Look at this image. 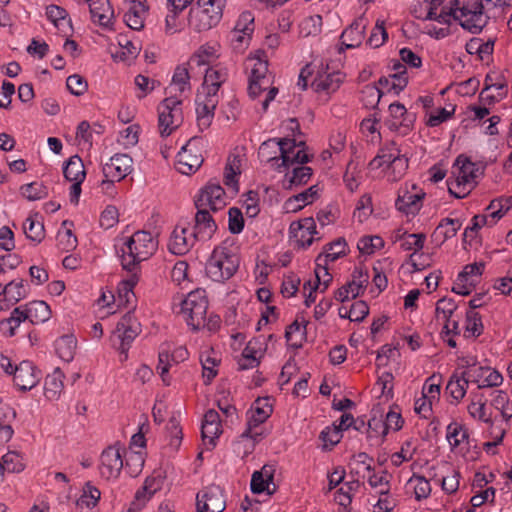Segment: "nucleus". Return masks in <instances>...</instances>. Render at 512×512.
<instances>
[{
    "label": "nucleus",
    "instance_id": "nucleus-1",
    "mask_svg": "<svg viewBox=\"0 0 512 512\" xmlns=\"http://www.w3.org/2000/svg\"><path fill=\"white\" fill-rule=\"evenodd\" d=\"M240 258L233 241L225 240L215 247L205 266L206 275L215 282L229 280L238 270Z\"/></svg>",
    "mask_w": 512,
    "mask_h": 512
},
{
    "label": "nucleus",
    "instance_id": "nucleus-2",
    "mask_svg": "<svg viewBox=\"0 0 512 512\" xmlns=\"http://www.w3.org/2000/svg\"><path fill=\"white\" fill-rule=\"evenodd\" d=\"M489 7L484 0H452L451 22H458L463 29L471 33H479L488 23Z\"/></svg>",
    "mask_w": 512,
    "mask_h": 512
},
{
    "label": "nucleus",
    "instance_id": "nucleus-3",
    "mask_svg": "<svg viewBox=\"0 0 512 512\" xmlns=\"http://www.w3.org/2000/svg\"><path fill=\"white\" fill-rule=\"evenodd\" d=\"M208 300L206 291L196 289L191 291L181 302V313L185 321L193 330H199L207 327L208 330H215L219 325L217 316L210 317L207 321Z\"/></svg>",
    "mask_w": 512,
    "mask_h": 512
},
{
    "label": "nucleus",
    "instance_id": "nucleus-4",
    "mask_svg": "<svg viewBox=\"0 0 512 512\" xmlns=\"http://www.w3.org/2000/svg\"><path fill=\"white\" fill-rule=\"evenodd\" d=\"M271 413L272 405L267 398L257 399L248 411L247 429L240 435L237 442V449L243 451L244 455L249 454L255 444L263 438L259 426L266 421Z\"/></svg>",
    "mask_w": 512,
    "mask_h": 512
},
{
    "label": "nucleus",
    "instance_id": "nucleus-5",
    "mask_svg": "<svg viewBox=\"0 0 512 512\" xmlns=\"http://www.w3.org/2000/svg\"><path fill=\"white\" fill-rule=\"evenodd\" d=\"M249 61L252 63L248 86L249 96L255 99L259 97L262 92H266L265 98L262 101V108L266 111L269 103L278 93V89L272 87L273 77L268 72V63L266 60L260 57H253L249 59Z\"/></svg>",
    "mask_w": 512,
    "mask_h": 512
},
{
    "label": "nucleus",
    "instance_id": "nucleus-6",
    "mask_svg": "<svg viewBox=\"0 0 512 512\" xmlns=\"http://www.w3.org/2000/svg\"><path fill=\"white\" fill-rule=\"evenodd\" d=\"M452 177L448 180V190L456 198H463L473 188L479 175V168L464 156H458L453 167Z\"/></svg>",
    "mask_w": 512,
    "mask_h": 512
},
{
    "label": "nucleus",
    "instance_id": "nucleus-7",
    "mask_svg": "<svg viewBox=\"0 0 512 512\" xmlns=\"http://www.w3.org/2000/svg\"><path fill=\"white\" fill-rule=\"evenodd\" d=\"M459 366L463 369L460 375L477 384L479 389L499 386L503 381V377L499 372L488 366L479 365L475 357L461 358Z\"/></svg>",
    "mask_w": 512,
    "mask_h": 512
},
{
    "label": "nucleus",
    "instance_id": "nucleus-8",
    "mask_svg": "<svg viewBox=\"0 0 512 512\" xmlns=\"http://www.w3.org/2000/svg\"><path fill=\"white\" fill-rule=\"evenodd\" d=\"M141 332V324L131 311H128L109 337L112 347H131L133 341Z\"/></svg>",
    "mask_w": 512,
    "mask_h": 512
},
{
    "label": "nucleus",
    "instance_id": "nucleus-9",
    "mask_svg": "<svg viewBox=\"0 0 512 512\" xmlns=\"http://www.w3.org/2000/svg\"><path fill=\"white\" fill-rule=\"evenodd\" d=\"M218 102V91L201 86L195 99L197 124L201 130L211 125Z\"/></svg>",
    "mask_w": 512,
    "mask_h": 512
},
{
    "label": "nucleus",
    "instance_id": "nucleus-10",
    "mask_svg": "<svg viewBox=\"0 0 512 512\" xmlns=\"http://www.w3.org/2000/svg\"><path fill=\"white\" fill-rule=\"evenodd\" d=\"M224 189L215 183H209L203 187L195 198L197 209H206L212 212L222 210L226 206Z\"/></svg>",
    "mask_w": 512,
    "mask_h": 512
},
{
    "label": "nucleus",
    "instance_id": "nucleus-11",
    "mask_svg": "<svg viewBox=\"0 0 512 512\" xmlns=\"http://www.w3.org/2000/svg\"><path fill=\"white\" fill-rule=\"evenodd\" d=\"M280 148L279 169L309 161L303 142L297 143L294 139L282 138L280 139Z\"/></svg>",
    "mask_w": 512,
    "mask_h": 512
},
{
    "label": "nucleus",
    "instance_id": "nucleus-12",
    "mask_svg": "<svg viewBox=\"0 0 512 512\" xmlns=\"http://www.w3.org/2000/svg\"><path fill=\"white\" fill-rule=\"evenodd\" d=\"M183 122L181 100L168 97L162 104V136L170 135Z\"/></svg>",
    "mask_w": 512,
    "mask_h": 512
},
{
    "label": "nucleus",
    "instance_id": "nucleus-13",
    "mask_svg": "<svg viewBox=\"0 0 512 512\" xmlns=\"http://www.w3.org/2000/svg\"><path fill=\"white\" fill-rule=\"evenodd\" d=\"M123 468L121 447L119 444L109 446L101 454L100 474L103 478L116 479Z\"/></svg>",
    "mask_w": 512,
    "mask_h": 512
},
{
    "label": "nucleus",
    "instance_id": "nucleus-14",
    "mask_svg": "<svg viewBox=\"0 0 512 512\" xmlns=\"http://www.w3.org/2000/svg\"><path fill=\"white\" fill-rule=\"evenodd\" d=\"M253 21L254 19L249 12L240 16L234 30L230 33V40L235 51L243 52L248 47L254 30Z\"/></svg>",
    "mask_w": 512,
    "mask_h": 512
},
{
    "label": "nucleus",
    "instance_id": "nucleus-15",
    "mask_svg": "<svg viewBox=\"0 0 512 512\" xmlns=\"http://www.w3.org/2000/svg\"><path fill=\"white\" fill-rule=\"evenodd\" d=\"M224 509L225 500L219 486L211 485L197 495L198 512H222Z\"/></svg>",
    "mask_w": 512,
    "mask_h": 512
},
{
    "label": "nucleus",
    "instance_id": "nucleus-16",
    "mask_svg": "<svg viewBox=\"0 0 512 512\" xmlns=\"http://www.w3.org/2000/svg\"><path fill=\"white\" fill-rule=\"evenodd\" d=\"M289 231L291 238L302 248L309 247L315 239L314 236L318 234L315 221L311 217L292 222Z\"/></svg>",
    "mask_w": 512,
    "mask_h": 512
},
{
    "label": "nucleus",
    "instance_id": "nucleus-17",
    "mask_svg": "<svg viewBox=\"0 0 512 512\" xmlns=\"http://www.w3.org/2000/svg\"><path fill=\"white\" fill-rule=\"evenodd\" d=\"M411 189L412 191L408 187L401 188L395 202L396 208L407 215H414L420 210L425 195L415 185H412Z\"/></svg>",
    "mask_w": 512,
    "mask_h": 512
},
{
    "label": "nucleus",
    "instance_id": "nucleus-18",
    "mask_svg": "<svg viewBox=\"0 0 512 512\" xmlns=\"http://www.w3.org/2000/svg\"><path fill=\"white\" fill-rule=\"evenodd\" d=\"M133 160L128 154H115L103 165L102 172L105 178L121 181L132 171Z\"/></svg>",
    "mask_w": 512,
    "mask_h": 512
},
{
    "label": "nucleus",
    "instance_id": "nucleus-19",
    "mask_svg": "<svg viewBox=\"0 0 512 512\" xmlns=\"http://www.w3.org/2000/svg\"><path fill=\"white\" fill-rule=\"evenodd\" d=\"M196 239L195 234L189 232L186 226L177 225L171 233L167 247L172 254L183 255L192 248Z\"/></svg>",
    "mask_w": 512,
    "mask_h": 512
},
{
    "label": "nucleus",
    "instance_id": "nucleus-20",
    "mask_svg": "<svg viewBox=\"0 0 512 512\" xmlns=\"http://www.w3.org/2000/svg\"><path fill=\"white\" fill-rule=\"evenodd\" d=\"M221 432L219 414L213 409L208 410L204 415L201 426L203 444L207 449H212L215 446L216 439Z\"/></svg>",
    "mask_w": 512,
    "mask_h": 512
},
{
    "label": "nucleus",
    "instance_id": "nucleus-21",
    "mask_svg": "<svg viewBox=\"0 0 512 512\" xmlns=\"http://www.w3.org/2000/svg\"><path fill=\"white\" fill-rule=\"evenodd\" d=\"M343 79L344 77L339 71H320L312 81L311 87L317 93L330 95L339 89Z\"/></svg>",
    "mask_w": 512,
    "mask_h": 512
},
{
    "label": "nucleus",
    "instance_id": "nucleus-22",
    "mask_svg": "<svg viewBox=\"0 0 512 512\" xmlns=\"http://www.w3.org/2000/svg\"><path fill=\"white\" fill-rule=\"evenodd\" d=\"M13 381L19 390L28 391L37 385L39 376L31 362L22 361L15 366Z\"/></svg>",
    "mask_w": 512,
    "mask_h": 512
},
{
    "label": "nucleus",
    "instance_id": "nucleus-23",
    "mask_svg": "<svg viewBox=\"0 0 512 512\" xmlns=\"http://www.w3.org/2000/svg\"><path fill=\"white\" fill-rule=\"evenodd\" d=\"M158 235V230L154 231V235L152 232L143 230L134 233L133 236L129 238L130 244L137 245L138 247L137 252H135L138 258H142L144 261L157 250L158 241L154 239V236L158 237Z\"/></svg>",
    "mask_w": 512,
    "mask_h": 512
},
{
    "label": "nucleus",
    "instance_id": "nucleus-24",
    "mask_svg": "<svg viewBox=\"0 0 512 512\" xmlns=\"http://www.w3.org/2000/svg\"><path fill=\"white\" fill-rule=\"evenodd\" d=\"M203 163V158L200 154L194 153L189 142L183 146L181 151L178 152L176 169L184 175L195 173Z\"/></svg>",
    "mask_w": 512,
    "mask_h": 512
},
{
    "label": "nucleus",
    "instance_id": "nucleus-25",
    "mask_svg": "<svg viewBox=\"0 0 512 512\" xmlns=\"http://www.w3.org/2000/svg\"><path fill=\"white\" fill-rule=\"evenodd\" d=\"M158 490H160V474L153 473L145 479L142 489L136 492L128 512H138Z\"/></svg>",
    "mask_w": 512,
    "mask_h": 512
},
{
    "label": "nucleus",
    "instance_id": "nucleus-26",
    "mask_svg": "<svg viewBox=\"0 0 512 512\" xmlns=\"http://www.w3.org/2000/svg\"><path fill=\"white\" fill-rule=\"evenodd\" d=\"M274 469L270 465H264L260 471H255L251 478V490L253 493L271 495L276 487L273 483Z\"/></svg>",
    "mask_w": 512,
    "mask_h": 512
},
{
    "label": "nucleus",
    "instance_id": "nucleus-27",
    "mask_svg": "<svg viewBox=\"0 0 512 512\" xmlns=\"http://www.w3.org/2000/svg\"><path fill=\"white\" fill-rule=\"evenodd\" d=\"M212 211L197 209L195 215V237L200 240H208L217 229L215 220L211 215Z\"/></svg>",
    "mask_w": 512,
    "mask_h": 512
},
{
    "label": "nucleus",
    "instance_id": "nucleus-28",
    "mask_svg": "<svg viewBox=\"0 0 512 512\" xmlns=\"http://www.w3.org/2000/svg\"><path fill=\"white\" fill-rule=\"evenodd\" d=\"M394 69L396 70L394 74L379 79L378 84L381 90H383V93L394 92L395 94H398L407 85L408 81L407 77L405 76V66L398 63L394 65Z\"/></svg>",
    "mask_w": 512,
    "mask_h": 512
},
{
    "label": "nucleus",
    "instance_id": "nucleus-29",
    "mask_svg": "<svg viewBox=\"0 0 512 512\" xmlns=\"http://www.w3.org/2000/svg\"><path fill=\"white\" fill-rule=\"evenodd\" d=\"M367 27V20L364 16H360L356 19L341 35L342 44L346 48L358 47L363 39L364 32Z\"/></svg>",
    "mask_w": 512,
    "mask_h": 512
},
{
    "label": "nucleus",
    "instance_id": "nucleus-30",
    "mask_svg": "<svg viewBox=\"0 0 512 512\" xmlns=\"http://www.w3.org/2000/svg\"><path fill=\"white\" fill-rule=\"evenodd\" d=\"M190 26L197 32L207 31L219 23L218 14L209 15L206 10H202L199 6L190 11Z\"/></svg>",
    "mask_w": 512,
    "mask_h": 512
},
{
    "label": "nucleus",
    "instance_id": "nucleus-31",
    "mask_svg": "<svg viewBox=\"0 0 512 512\" xmlns=\"http://www.w3.org/2000/svg\"><path fill=\"white\" fill-rule=\"evenodd\" d=\"M91 18L101 26H108L113 18L109 0H87Z\"/></svg>",
    "mask_w": 512,
    "mask_h": 512
},
{
    "label": "nucleus",
    "instance_id": "nucleus-32",
    "mask_svg": "<svg viewBox=\"0 0 512 512\" xmlns=\"http://www.w3.org/2000/svg\"><path fill=\"white\" fill-rule=\"evenodd\" d=\"M488 210H493L489 215H476L473 217L471 227L466 228L465 235L468 231H474L483 226H493L500 218L504 216L503 205L501 201H492L488 206Z\"/></svg>",
    "mask_w": 512,
    "mask_h": 512
},
{
    "label": "nucleus",
    "instance_id": "nucleus-33",
    "mask_svg": "<svg viewBox=\"0 0 512 512\" xmlns=\"http://www.w3.org/2000/svg\"><path fill=\"white\" fill-rule=\"evenodd\" d=\"M22 308L25 312L24 318H27L32 324L44 323L51 316V310L44 301L35 300L22 305Z\"/></svg>",
    "mask_w": 512,
    "mask_h": 512
},
{
    "label": "nucleus",
    "instance_id": "nucleus-34",
    "mask_svg": "<svg viewBox=\"0 0 512 512\" xmlns=\"http://www.w3.org/2000/svg\"><path fill=\"white\" fill-rule=\"evenodd\" d=\"M280 150V139H269L260 145L258 156L262 162L270 163L274 169L279 170Z\"/></svg>",
    "mask_w": 512,
    "mask_h": 512
},
{
    "label": "nucleus",
    "instance_id": "nucleus-35",
    "mask_svg": "<svg viewBox=\"0 0 512 512\" xmlns=\"http://www.w3.org/2000/svg\"><path fill=\"white\" fill-rule=\"evenodd\" d=\"M190 76L187 64L178 65L173 73L171 83L166 89L173 94L172 97H177V94H182L185 90L190 89Z\"/></svg>",
    "mask_w": 512,
    "mask_h": 512
},
{
    "label": "nucleus",
    "instance_id": "nucleus-36",
    "mask_svg": "<svg viewBox=\"0 0 512 512\" xmlns=\"http://www.w3.org/2000/svg\"><path fill=\"white\" fill-rule=\"evenodd\" d=\"M243 158L239 154H231L225 166L224 182L228 188L234 192L238 191L237 176L241 173Z\"/></svg>",
    "mask_w": 512,
    "mask_h": 512
},
{
    "label": "nucleus",
    "instance_id": "nucleus-37",
    "mask_svg": "<svg viewBox=\"0 0 512 512\" xmlns=\"http://www.w3.org/2000/svg\"><path fill=\"white\" fill-rule=\"evenodd\" d=\"M64 374L59 368H56L51 374L47 375L44 383V395L50 400H57L63 390Z\"/></svg>",
    "mask_w": 512,
    "mask_h": 512
},
{
    "label": "nucleus",
    "instance_id": "nucleus-38",
    "mask_svg": "<svg viewBox=\"0 0 512 512\" xmlns=\"http://www.w3.org/2000/svg\"><path fill=\"white\" fill-rule=\"evenodd\" d=\"M218 48L219 45L217 44L206 43L201 45L191 56L188 64L198 67L210 64L218 58Z\"/></svg>",
    "mask_w": 512,
    "mask_h": 512
},
{
    "label": "nucleus",
    "instance_id": "nucleus-39",
    "mask_svg": "<svg viewBox=\"0 0 512 512\" xmlns=\"http://www.w3.org/2000/svg\"><path fill=\"white\" fill-rule=\"evenodd\" d=\"M187 356L188 352L185 348L177 347L171 350L170 346L167 345L165 349V359L162 357V385H170V381L164 377V374L167 373L174 364L184 361Z\"/></svg>",
    "mask_w": 512,
    "mask_h": 512
},
{
    "label": "nucleus",
    "instance_id": "nucleus-40",
    "mask_svg": "<svg viewBox=\"0 0 512 512\" xmlns=\"http://www.w3.org/2000/svg\"><path fill=\"white\" fill-rule=\"evenodd\" d=\"M166 441L164 448L166 453L171 455L178 451L182 444L183 433L178 421L173 417L166 428Z\"/></svg>",
    "mask_w": 512,
    "mask_h": 512
},
{
    "label": "nucleus",
    "instance_id": "nucleus-41",
    "mask_svg": "<svg viewBox=\"0 0 512 512\" xmlns=\"http://www.w3.org/2000/svg\"><path fill=\"white\" fill-rule=\"evenodd\" d=\"M444 0H429L425 20H434L441 24H451L450 5L443 6Z\"/></svg>",
    "mask_w": 512,
    "mask_h": 512
},
{
    "label": "nucleus",
    "instance_id": "nucleus-42",
    "mask_svg": "<svg viewBox=\"0 0 512 512\" xmlns=\"http://www.w3.org/2000/svg\"><path fill=\"white\" fill-rule=\"evenodd\" d=\"M63 174L70 182L84 181L86 172L82 159L78 155L71 156L63 167Z\"/></svg>",
    "mask_w": 512,
    "mask_h": 512
},
{
    "label": "nucleus",
    "instance_id": "nucleus-43",
    "mask_svg": "<svg viewBox=\"0 0 512 512\" xmlns=\"http://www.w3.org/2000/svg\"><path fill=\"white\" fill-rule=\"evenodd\" d=\"M137 245L130 244V239L128 238L123 244L120 250L118 251L119 257L121 258V264L123 269L127 271H133L137 264H139L142 258H138L135 252H137Z\"/></svg>",
    "mask_w": 512,
    "mask_h": 512
},
{
    "label": "nucleus",
    "instance_id": "nucleus-44",
    "mask_svg": "<svg viewBox=\"0 0 512 512\" xmlns=\"http://www.w3.org/2000/svg\"><path fill=\"white\" fill-rule=\"evenodd\" d=\"M312 175V169L307 166L295 167L292 174H286L282 186L285 189H292L295 186H300L307 183Z\"/></svg>",
    "mask_w": 512,
    "mask_h": 512
},
{
    "label": "nucleus",
    "instance_id": "nucleus-45",
    "mask_svg": "<svg viewBox=\"0 0 512 512\" xmlns=\"http://www.w3.org/2000/svg\"><path fill=\"white\" fill-rule=\"evenodd\" d=\"M462 223L458 219L445 218L437 226L434 232V237L440 239V243L453 238L458 230L461 228Z\"/></svg>",
    "mask_w": 512,
    "mask_h": 512
},
{
    "label": "nucleus",
    "instance_id": "nucleus-46",
    "mask_svg": "<svg viewBox=\"0 0 512 512\" xmlns=\"http://www.w3.org/2000/svg\"><path fill=\"white\" fill-rule=\"evenodd\" d=\"M469 382L470 379L458 373L451 376L446 389L457 403L465 397Z\"/></svg>",
    "mask_w": 512,
    "mask_h": 512
},
{
    "label": "nucleus",
    "instance_id": "nucleus-47",
    "mask_svg": "<svg viewBox=\"0 0 512 512\" xmlns=\"http://www.w3.org/2000/svg\"><path fill=\"white\" fill-rule=\"evenodd\" d=\"M76 346V338L72 335H64L55 342V349L58 356L66 362L74 358Z\"/></svg>",
    "mask_w": 512,
    "mask_h": 512
},
{
    "label": "nucleus",
    "instance_id": "nucleus-48",
    "mask_svg": "<svg viewBox=\"0 0 512 512\" xmlns=\"http://www.w3.org/2000/svg\"><path fill=\"white\" fill-rule=\"evenodd\" d=\"M491 405L500 410L502 417L505 420H509L512 418V402L510 398L504 390H494L491 393Z\"/></svg>",
    "mask_w": 512,
    "mask_h": 512
},
{
    "label": "nucleus",
    "instance_id": "nucleus-49",
    "mask_svg": "<svg viewBox=\"0 0 512 512\" xmlns=\"http://www.w3.org/2000/svg\"><path fill=\"white\" fill-rule=\"evenodd\" d=\"M226 79L227 73L224 68L219 66L210 67L205 72L202 87L219 91Z\"/></svg>",
    "mask_w": 512,
    "mask_h": 512
},
{
    "label": "nucleus",
    "instance_id": "nucleus-50",
    "mask_svg": "<svg viewBox=\"0 0 512 512\" xmlns=\"http://www.w3.org/2000/svg\"><path fill=\"white\" fill-rule=\"evenodd\" d=\"M389 119L386 121L389 129L398 130L400 126H408L407 110L404 105L400 103H392L389 105Z\"/></svg>",
    "mask_w": 512,
    "mask_h": 512
},
{
    "label": "nucleus",
    "instance_id": "nucleus-51",
    "mask_svg": "<svg viewBox=\"0 0 512 512\" xmlns=\"http://www.w3.org/2000/svg\"><path fill=\"white\" fill-rule=\"evenodd\" d=\"M426 236L423 233L409 234L407 232L396 236V241L400 242V247L405 251L413 250L414 253L420 251L425 242Z\"/></svg>",
    "mask_w": 512,
    "mask_h": 512
},
{
    "label": "nucleus",
    "instance_id": "nucleus-52",
    "mask_svg": "<svg viewBox=\"0 0 512 512\" xmlns=\"http://www.w3.org/2000/svg\"><path fill=\"white\" fill-rule=\"evenodd\" d=\"M46 16L60 30H64L65 27L71 28V19L63 7L58 5L47 6Z\"/></svg>",
    "mask_w": 512,
    "mask_h": 512
},
{
    "label": "nucleus",
    "instance_id": "nucleus-53",
    "mask_svg": "<svg viewBox=\"0 0 512 512\" xmlns=\"http://www.w3.org/2000/svg\"><path fill=\"white\" fill-rule=\"evenodd\" d=\"M100 497V490L91 482H86L83 486L81 496L76 501V505L79 507L93 508L97 505Z\"/></svg>",
    "mask_w": 512,
    "mask_h": 512
},
{
    "label": "nucleus",
    "instance_id": "nucleus-54",
    "mask_svg": "<svg viewBox=\"0 0 512 512\" xmlns=\"http://www.w3.org/2000/svg\"><path fill=\"white\" fill-rule=\"evenodd\" d=\"M396 154H401V150L396 146L395 142H391L385 147L381 148L377 156L370 162L373 169H378L388 165L393 161Z\"/></svg>",
    "mask_w": 512,
    "mask_h": 512
},
{
    "label": "nucleus",
    "instance_id": "nucleus-55",
    "mask_svg": "<svg viewBox=\"0 0 512 512\" xmlns=\"http://www.w3.org/2000/svg\"><path fill=\"white\" fill-rule=\"evenodd\" d=\"M25 312L22 308V306L16 307L12 312L9 318L3 319L0 322V329L2 332L7 334L8 336H13L15 334L16 328L19 327V325L27 320V318H24Z\"/></svg>",
    "mask_w": 512,
    "mask_h": 512
},
{
    "label": "nucleus",
    "instance_id": "nucleus-56",
    "mask_svg": "<svg viewBox=\"0 0 512 512\" xmlns=\"http://www.w3.org/2000/svg\"><path fill=\"white\" fill-rule=\"evenodd\" d=\"M21 195L28 201H36L48 196L47 187L40 182H31L20 187Z\"/></svg>",
    "mask_w": 512,
    "mask_h": 512
},
{
    "label": "nucleus",
    "instance_id": "nucleus-57",
    "mask_svg": "<svg viewBox=\"0 0 512 512\" xmlns=\"http://www.w3.org/2000/svg\"><path fill=\"white\" fill-rule=\"evenodd\" d=\"M23 231L29 240L36 243H40L44 238V225L32 216L28 217L24 222Z\"/></svg>",
    "mask_w": 512,
    "mask_h": 512
},
{
    "label": "nucleus",
    "instance_id": "nucleus-58",
    "mask_svg": "<svg viewBox=\"0 0 512 512\" xmlns=\"http://www.w3.org/2000/svg\"><path fill=\"white\" fill-rule=\"evenodd\" d=\"M483 269L484 264L481 262L469 264L464 267L463 271L458 276L460 277V281L467 283L469 286L475 287Z\"/></svg>",
    "mask_w": 512,
    "mask_h": 512
},
{
    "label": "nucleus",
    "instance_id": "nucleus-59",
    "mask_svg": "<svg viewBox=\"0 0 512 512\" xmlns=\"http://www.w3.org/2000/svg\"><path fill=\"white\" fill-rule=\"evenodd\" d=\"M136 284L134 277L128 280H124L119 284L118 288V302L119 306H129L133 303L135 295L133 293V287Z\"/></svg>",
    "mask_w": 512,
    "mask_h": 512
},
{
    "label": "nucleus",
    "instance_id": "nucleus-60",
    "mask_svg": "<svg viewBox=\"0 0 512 512\" xmlns=\"http://www.w3.org/2000/svg\"><path fill=\"white\" fill-rule=\"evenodd\" d=\"M345 250H346L345 241L338 239L335 242L327 245V248L325 249L324 256L319 255L317 258V261L324 262L325 264L328 261L333 262V261L337 260L341 255H344Z\"/></svg>",
    "mask_w": 512,
    "mask_h": 512
},
{
    "label": "nucleus",
    "instance_id": "nucleus-61",
    "mask_svg": "<svg viewBox=\"0 0 512 512\" xmlns=\"http://www.w3.org/2000/svg\"><path fill=\"white\" fill-rule=\"evenodd\" d=\"M322 17L320 15H313L306 17L300 23V34L303 37L316 36L321 32Z\"/></svg>",
    "mask_w": 512,
    "mask_h": 512
},
{
    "label": "nucleus",
    "instance_id": "nucleus-62",
    "mask_svg": "<svg viewBox=\"0 0 512 512\" xmlns=\"http://www.w3.org/2000/svg\"><path fill=\"white\" fill-rule=\"evenodd\" d=\"M408 167V161L402 154H396L386 168L388 170V177L391 181H396L405 173Z\"/></svg>",
    "mask_w": 512,
    "mask_h": 512
},
{
    "label": "nucleus",
    "instance_id": "nucleus-63",
    "mask_svg": "<svg viewBox=\"0 0 512 512\" xmlns=\"http://www.w3.org/2000/svg\"><path fill=\"white\" fill-rule=\"evenodd\" d=\"M3 293L8 295L9 301H11L12 304L19 302L27 296L23 280L9 282L5 285L2 292H0V295Z\"/></svg>",
    "mask_w": 512,
    "mask_h": 512
},
{
    "label": "nucleus",
    "instance_id": "nucleus-64",
    "mask_svg": "<svg viewBox=\"0 0 512 512\" xmlns=\"http://www.w3.org/2000/svg\"><path fill=\"white\" fill-rule=\"evenodd\" d=\"M384 246V241L379 236H364L359 239L357 247L361 254L371 255Z\"/></svg>",
    "mask_w": 512,
    "mask_h": 512
}]
</instances>
